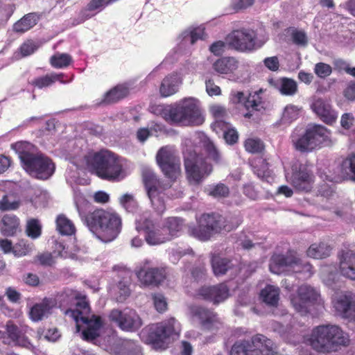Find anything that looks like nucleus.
Segmentation results:
<instances>
[{
  "instance_id": "nucleus-1",
  "label": "nucleus",
  "mask_w": 355,
  "mask_h": 355,
  "mask_svg": "<svg viewBox=\"0 0 355 355\" xmlns=\"http://www.w3.org/2000/svg\"><path fill=\"white\" fill-rule=\"evenodd\" d=\"M74 163L104 180L119 181L126 176L121 160L109 150L88 153Z\"/></svg>"
},
{
  "instance_id": "nucleus-2",
  "label": "nucleus",
  "mask_w": 355,
  "mask_h": 355,
  "mask_svg": "<svg viewBox=\"0 0 355 355\" xmlns=\"http://www.w3.org/2000/svg\"><path fill=\"white\" fill-rule=\"evenodd\" d=\"M12 148L18 153L23 168L31 176L40 180H47L55 172L52 160L42 153L36 152L35 147L28 142H17Z\"/></svg>"
},
{
  "instance_id": "nucleus-3",
  "label": "nucleus",
  "mask_w": 355,
  "mask_h": 355,
  "mask_svg": "<svg viewBox=\"0 0 355 355\" xmlns=\"http://www.w3.org/2000/svg\"><path fill=\"white\" fill-rule=\"evenodd\" d=\"M76 207L83 221L98 239L107 243L116 238L121 227V220L117 214L104 209H96L83 216L78 205Z\"/></svg>"
},
{
  "instance_id": "nucleus-4",
  "label": "nucleus",
  "mask_w": 355,
  "mask_h": 355,
  "mask_svg": "<svg viewBox=\"0 0 355 355\" xmlns=\"http://www.w3.org/2000/svg\"><path fill=\"white\" fill-rule=\"evenodd\" d=\"M347 335L336 324H325L315 327L308 342L315 351L321 353L336 352L349 344Z\"/></svg>"
},
{
  "instance_id": "nucleus-5",
  "label": "nucleus",
  "mask_w": 355,
  "mask_h": 355,
  "mask_svg": "<svg viewBox=\"0 0 355 355\" xmlns=\"http://www.w3.org/2000/svg\"><path fill=\"white\" fill-rule=\"evenodd\" d=\"M330 141V132L324 126L318 124L308 125L302 133L295 130L291 135L293 145L301 153L311 152Z\"/></svg>"
},
{
  "instance_id": "nucleus-6",
  "label": "nucleus",
  "mask_w": 355,
  "mask_h": 355,
  "mask_svg": "<svg viewBox=\"0 0 355 355\" xmlns=\"http://www.w3.org/2000/svg\"><path fill=\"white\" fill-rule=\"evenodd\" d=\"M236 225L227 223L223 216L218 214H203L198 220V225L189 226L188 234L200 241H207L215 234L222 230L231 231Z\"/></svg>"
},
{
  "instance_id": "nucleus-7",
  "label": "nucleus",
  "mask_w": 355,
  "mask_h": 355,
  "mask_svg": "<svg viewBox=\"0 0 355 355\" xmlns=\"http://www.w3.org/2000/svg\"><path fill=\"white\" fill-rule=\"evenodd\" d=\"M168 122L182 125H198L204 122L197 101L186 98L180 103L170 106Z\"/></svg>"
},
{
  "instance_id": "nucleus-8",
  "label": "nucleus",
  "mask_w": 355,
  "mask_h": 355,
  "mask_svg": "<svg viewBox=\"0 0 355 355\" xmlns=\"http://www.w3.org/2000/svg\"><path fill=\"white\" fill-rule=\"evenodd\" d=\"M274 343L262 334L250 340L236 341L232 347L230 355H275Z\"/></svg>"
},
{
  "instance_id": "nucleus-9",
  "label": "nucleus",
  "mask_w": 355,
  "mask_h": 355,
  "mask_svg": "<svg viewBox=\"0 0 355 355\" xmlns=\"http://www.w3.org/2000/svg\"><path fill=\"white\" fill-rule=\"evenodd\" d=\"M270 270L275 274H280L286 270H292L296 273H304L307 277L312 274V266L307 262L301 260L295 254H274L269 265Z\"/></svg>"
},
{
  "instance_id": "nucleus-10",
  "label": "nucleus",
  "mask_w": 355,
  "mask_h": 355,
  "mask_svg": "<svg viewBox=\"0 0 355 355\" xmlns=\"http://www.w3.org/2000/svg\"><path fill=\"white\" fill-rule=\"evenodd\" d=\"M226 41L231 47L241 52H251L265 43V40L259 39L253 29L245 28L233 31Z\"/></svg>"
},
{
  "instance_id": "nucleus-11",
  "label": "nucleus",
  "mask_w": 355,
  "mask_h": 355,
  "mask_svg": "<svg viewBox=\"0 0 355 355\" xmlns=\"http://www.w3.org/2000/svg\"><path fill=\"white\" fill-rule=\"evenodd\" d=\"M180 331L179 322L174 318H171L149 326L142 331V334L146 335L148 343L153 344L155 347H159L166 338L178 336Z\"/></svg>"
},
{
  "instance_id": "nucleus-12",
  "label": "nucleus",
  "mask_w": 355,
  "mask_h": 355,
  "mask_svg": "<svg viewBox=\"0 0 355 355\" xmlns=\"http://www.w3.org/2000/svg\"><path fill=\"white\" fill-rule=\"evenodd\" d=\"M184 167L189 181L195 184L200 183L213 171L212 166L207 163V159L195 152L184 154Z\"/></svg>"
},
{
  "instance_id": "nucleus-13",
  "label": "nucleus",
  "mask_w": 355,
  "mask_h": 355,
  "mask_svg": "<svg viewBox=\"0 0 355 355\" xmlns=\"http://www.w3.org/2000/svg\"><path fill=\"white\" fill-rule=\"evenodd\" d=\"M291 303L297 313L306 315L312 312L315 305L320 306V295L311 286L302 285L297 295L291 297Z\"/></svg>"
},
{
  "instance_id": "nucleus-14",
  "label": "nucleus",
  "mask_w": 355,
  "mask_h": 355,
  "mask_svg": "<svg viewBox=\"0 0 355 355\" xmlns=\"http://www.w3.org/2000/svg\"><path fill=\"white\" fill-rule=\"evenodd\" d=\"M136 230L144 231L145 233V240L150 245H160L169 239L163 226H157L154 221L147 216H141L136 220Z\"/></svg>"
},
{
  "instance_id": "nucleus-15",
  "label": "nucleus",
  "mask_w": 355,
  "mask_h": 355,
  "mask_svg": "<svg viewBox=\"0 0 355 355\" xmlns=\"http://www.w3.org/2000/svg\"><path fill=\"white\" fill-rule=\"evenodd\" d=\"M156 161L164 174L170 179H175L180 172V157L171 146L162 147L157 153Z\"/></svg>"
},
{
  "instance_id": "nucleus-16",
  "label": "nucleus",
  "mask_w": 355,
  "mask_h": 355,
  "mask_svg": "<svg viewBox=\"0 0 355 355\" xmlns=\"http://www.w3.org/2000/svg\"><path fill=\"white\" fill-rule=\"evenodd\" d=\"M109 318L121 330L125 331H135L143 325L141 318L137 312L132 309H113L110 311Z\"/></svg>"
},
{
  "instance_id": "nucleus-17",
  "label": "nucleus",
  "mask_w": 355,
  "mask_h": 355,
  "mask_svg": "<svg viewBox=\"0 0 355 355\" xmlns=\"http://www.w3.org/2000/svg\"><path fill=\"white\" fill-rule=\"evenodd\" d=\"M139 282L145 286H157L166 277V269L162 267H153L150 261L146 260L136 271Z\"/></svg>"
},
{
  "instance_id": "nucleus-18",
  "label": "nucleus",
  "mask_w": 355,
  "mask_h": 355,
  "mask_svg": "<svg viewBox=\"0 0 355 355\" xmlns=\"http://www.w3.org/2000/svg\"><path fill=\"white\" fill-rule=\"evenodd\" d=\"M198 295L203 300L218 304L230 296V289L225 284L214 286H205L198 290Z\"/></svg>"
},
{
  "instance_id": "nucleus-19",
  "label": "nucleus",
  "mask_w": 355,
  "mask_h": 355,
  "mask_svg": "<svg viewBox=\"0 0 355 355\" xmlns=\"http://www.w3.org/2000/svg\"><path fill=\"white\" fill-rule=\"evenodd\" d=\"M193 316L197 317L202 328L207 330H215L222 326V322L213 311L202 306H193L191 309Z\"/></svg>"
},
{
  "instance_id": "nucleus-20",
  "label": "nucleus",
  "mask_w": 355,
  "mask_h": 355,
  "mask_svg": "<svg viewBox=\"0 0 355 355\" xmlns=\"http://www.w3.org/2000/svg\"><path fill=\"white\" fill-rule=\"evenodd\" d=\"M311 107L313 112L327 124H332L336 121L337 112L332 108L328 101L321 98H314Z\"/></svg>"
},
{
  "instance_id": "nucleus-21",
  "label": "nucleus",
  "mask_w": 355,
  "mask_h": 355,
  "mask_svg": "<svg viewBox=\"0 0 355 355\" xmlns=\"http://www.w3.org/2000/svg\"><path fill=\"white\" fill-rule=\"evenodd\" d=\"M333 303L337 313L343 318L351 319L355 318V301L351 293L338 295L334 299Z\"/></svg>"
},
{
  "instance_id": "nucleus-22",
  "label": "nucleus",
  "mask_w": 355,
  "mask_h": 355,
  "mask_svg": "<svg viewBox=\"0 0 355 355\" xmlns=\"http://www.w3.org/2000/svg\"><path fill=\"white\" fill-rule=\"evenodd\" d=\"M339 271L340 274L349 279L355 280V252L344 250L338 254Z\"/></svg>"
},
{
  "instance_id": "nucleus-23",
  "label": "nucleus",
  "mask_w": 355,
  "mask_h": 355,
  "mask_svg": "<svg viewBox=\"0 0 355 355\" xmlns=\"http://www.w3.org/2000/svg\"><path fill=\"white\" fill-rule=\"evenodd\" d=\"M83 323L87 325L86 329L82 332V338L87 341H93L99 336V329L102 327L101 318L96 315L91 317L82 315L80 320Z\"/></svg>"
},
{
  "instance_id": "nucleus-24",
  "label": "nucleus",
  "mask_w": 355,
  "mask_h": 355,
  "mask_svg": "<svg viewBox=\"0 0 355 355\" xmlns=\"http://www.w3.org/2000/svg\"><path fill=\"white\" fill-rule=\"evenodd\" d=\"M290 181L296 189L307 192L312 188L313 175L305 168H300L293 173Z\"/></svg>"
},
{
  "instance_id": "nucleus-25",
  "label": "nucleus",
  "mask_w": 355,
  "mask_h": 355,
  "mask_svg": "<svg viewBox=\"0 0 355 355\" xmlns=\"http://www.w3.org/2000/svg\"><path fill=\"white\" fill-rule=\"evenodd\" d=\"M55 306V301L51 298H44L42 302L35 304L30 310L31 319L38 322L47 318L51 313V309Z\"/></svg>"
},
{
  "instance_id": "nucleus-26",
  "label": "nucleus",
  "mask_w": 355,
  "mask_h": 355,
  "mask_svg": "<svg viewBox=\"0 0 355 355\" xmlns=\"http://www.w3.org/2000/svg\"><path fill=\"white\" fill-rule=\"evenodd\" d=\"M76 309L73 310L69 309L65 311V314L74 319L76 322V327L78 331H80L79 322L82 315H86L89 313L90 307L89 302L85 296H81L80 294L75 300Z\"/></svg>"
},
{
  "instance_id": "nucleus-27",
  "label": "nucleus",
  "mask_w": 355,
  "mask_h": 355,
  "mask_svg": "<svg viewBox=\"0 0 355 355\" xmlns=\"http://www.w3.org/2000/svg\"><path fill=\"white\" fill-rule=\"evenodd\" d=\"M19 218L12 214H6L0 217V231L6 236H14L19 230Z\"/></svg>"
},
{
  "instance_id": "nucleus-28",
  "label": "nucleus",
  "mask_w": 355,
  "mask_h": 355,
  "mask_svg": "<svg viewBox=\"0 0 355 355\" xmlns=\"http://www.w3.org/2000/svg\"><path fill=\"white\" fill-rule=\"evenodd\" d=\"M23 331L26 332V329H19L10 321L6 324V332L11 340L17 345L30 349L33 345Z\"/></svg>"
},
{
  "instance_id": "nucleus-29",
  "label": "nucleus",
  "mask_w": 355,
  "mask_h": 355,
  "mask_svg": "<svg viewBox=\"0 0 355 355\" xmlns=\"http://www.w3.org/2000/svg\"><path fill=\"white\" fill-rule=\"evenodd\" d=\"M180 84L179 77L175 74H171L166 76L162 80L159 92L163 97H168L178 92V86Z\"/></svg>"
},
{
  "instance_id": "nucleus-30",
  "label": "nucleus",
  "mask_w": 355,
  "mask_h": 355,
  "mask_svg": "<svg viewBox=\"0 0 355 355\" xmlns=\"http://www.w3.org/2000/svg\"><path fill=\"white\" fill-rule=\"evenodd\" d=\"M163 227L169 241L177 237L182 231L183 220L179 217H168L164 220Z\"/></svg>"
},
{
  "instance_id": "nucleus-31",
  "label": "nucleus",
  "mask_w": 355,
  "mask_h": 355,
  "mask_svg": "<svg viewBox=\"0 0 355 355\" xmlns=\"http://www.w3.org/2000/svg\"><path fill=\"white\" fill-rule=\"evenodd\" d=\"M213 67L218 73L227 74L237 69L238 62L234 58L225 57L216 60Z\"/></svg>"
},
{
  "instance_id": "nucleus-32",
  "label": "nucleus",
  "mask_w": 355,
  "mask_h": 355,
  "mask_svg": "<svg viewBox=\"0 0 355 355\" xmlns=\"http://www.w3.org/2000/svg\"><path fill=\"white\" fill-rule=\"evenodd\" d=\"M254 173L263 181L271 183L274 180L273 173L268 168L265 159H259L253 166Z\"/></svg>"
},
{
  "instance_id": "nucleus-33",
  "label": "nucleus",
  "mask_w": 355,
  "mask_h": 355,
  "mask_svg": "<svg viewBox=\"0 0 355 355\" xmlns=\"http://www.w3.org/2000/svg\"><path fill=\"white\" fill-rule=\"evenodd\" d=\"M275 87L282 95L293 96L297 92V84L291 78H282L277 80Z\"/></svg>"
},
{
  "instance_id": "nucleus-34",
  "label": "nucleus",
  "mask_w": 355,
  "mask_h": 355,
  "mask_svg": "<svg viewBox=\"0 0 355 355\" xmlns=\"http://www.w3.org/2000/svg\"><path fill=\"white\" fill-rule=\"evenodd\" d=\"M340 171L343 179L355 182V155L345 159L340 164Z\"/></svg>"
},
{
  "instance_id": "nucleus-35",
  "label": "nucleus",
  "mask_w": 355,
  "mask_h": 355,
  "mask_svg": "<svg viewBox=\"0 0 355 355\" xmlns=\"http://www.w3.org/2000/svg\"><path fill=\"white\" fill-rule=\"evenodd\" d=\"M163 189H149L147 192L150 200L151 205L154 209L159 214H162L166 209L165 203L163 199L162 191Z\"/></svg>"
},
{
  "instance_id": "nucleus-36",
  "label": "nucleus",
  "mask_w": 355,
  "mask_h": 355,
  "mask_svg": "<svg viewBox=\"0 0 355 355\" xmlns=\"http://www.w3.org/2000/svg\"><path fill=\"white\" fill-rule=\"evenodd\" d=\"M37 19L34 13L27 14L14 24L13 30L17 33H24L33 28Z\"/></svg>"
},
{
  "instance_id": "nucleus-37",
  "label": "nucleus",
  "mask_w": 355,
  "mask_h": 355,
  "mask_svg": "<svg viewBox=\"0 0 355 355\" xmlns=\"http://www.w3.org/2000/svg\"><path fill=\"white\" fill-rule=\"evenodd\" d=\"M143 180L147 190L148 192L149 189H166L171 187L169 184H162L159 180H157L155 174L149 170L144 171L143 172Z\"/></svg>"
},
{
  "instance_id": "nucleus-38",
  "label": "nucleus",
  "mask_w": 355,
  "mask_h": 355,
  "mask_svg": "<svg viewBox=\"0 0 355 355\" xmlns=\"http://www.w3.org/2000/svg\"><path fill=\"white\" fill-rule=\"evenodd\" d=\"M331 248L324 243L312 244L307 250V255L314 259H324L330 255Z\"/></svg>"
},
{
  "instance_id": "nucleus-39",
  "label": "nucleus",
  "mask_w": 355,
  "mask_h": 355,
  "mask_svg": "<svg viewBox=\"0 0 355 355\" xmlns=\"http://www.w3.org/2000/svg\"><path fill=\"white\" fill-rule=\"evenodd\" d=\"M128 94V89L123 85H117L105 95L104 101L107 103H115Z\"/></svg>"
},
{
  "instance_id": "nucleus-40",
  "label": "nucleus",
  "mask_w": 355,
  "mask_h": 355,
  "mask_svg": "<svg viewBox=\"0 0 355 355\" xmlns=\"http://www.w3.org/2000/svg\"><path fill=\"white\" fill-rule=\"evenodd\" d=\"M261 295L266 304L275 306L279 299V289L276 286L268 285L261 291Z\"/></svg>"
},
{
  "instance_id": "nucleus-41",
  "label": "nucleus",
  "mask_w": 355,
  "mask_h": 355,
  "mask_svg": "<svg viewBox=\"0 0 355 355\" xmlns=\"http://www.w3.org/2000/svg\"><path fill=\"white\" fill-rule=\"evenodd\" d=\"M120 355H139L141 354V347L135 341L131 340H124L119 343Z\"/></svg>"
},
{
  "instance_id": "nucleus-42",
  "label": "nucleus",
  "mask_w": 355,
  "mask_h": 355,
  "mask_svg": "<svg viewBox=\"0 0 355 355\" xmlns=\"http://www.w3.org/2000/svg\"><path fill=\"white\" fill-rule=\"evenodd\" d=\"M233 264L227 259L215 257L212 259V269L216 276L225 275L232 269Z\"/></svg>"
},
{
  "instance_id": "nucleus-43",
  "label": "nucleus",
  "mask_w": 355,
  "mask_h": 355,
  "mask_svg": "<svg viewBox=\"0 0 355 355\" xmlns=\"http://www.w3.org/2000/svg\"><path fill=\"white\" fill-rule=\"evenodd\" d=\"M203 146L208 159L213 160L216 164H222V156L212 141L209 139H205L203 141Z\"/></svg>"
},
{
  "instance_id": "nucleus-44",
  "label": "nucleus",
  "mask_w": 355,
  "mask_h": 355,
  "mask_svg": "<svg viewBox=\"0 0 355 355\" xmlns=\"http://www.w3.org/2000/svg\"><path fill=\"white\" fill-rule=\"evenodd\" d=\"M56 225L58 232L63 235H71L76 230L73 223L63 215L57 218Z\"/></svg>"
},
{
  "instance_id": "nucleus-45",
  "label": "nucleus",
  "mask_w": 355,
  "mask_h": 355,
  "mask_svg": "<svg viewBox=\"0 0 355 355\" xmlns=\"http://www.w3.org/2000/svg\"><path fill=\"white\" fill-rule=\"evenodd\" d=\"M79 293L71 288H64L63 291L58 293L56 296V301L60 306H67L71 304Z\"/></svg>"
},
{
  "instance_id": "nucleus-46",
  "label": "nucleus",
  "mask_w": 355,
  "mask_h": 355,
  "mask_svg": "<svg viewBox=\"0 0 355 355\" xmlns=\"http://www.w3.org/2000/svg\"><path fill=\"white\" fill-rule=\"evenodd\" d=\"M71 62V56L67 53H57L50 58L51 64L56 69L67 67Z\"/></svg>"
},
{
  "instance_id": "nucleus-47",
  "label": "nucleus",
  "mask_w": 355,
  "mask_h": 355,
  "mask_svg": "<svg viewBox=\"0 0 355 355\" xmlns=\"http://www.w3.org/2000/svg\"><path fill=\"white\" fill-rule=\"evenodd\" d=\"M63 73H52L51 75H46L42 77L35 78L33 81V85L40 89L43 87H49L56 80H60V78L63 77Z\"/></svg>"
},
{
  "instance_id": "nucleus-48",
  "label": "nucleus",
  "mask_w": 355,
  "mask_h": 355,
  "mask_svg": "<svg viewBox=\"0 0 355 355\" xmlns=\"http://www.w3.org/2000/svg\"><path fill=\"white\" fill-rule=\"evenodd\" d=\"M205 34V28L203 27L191 28L184 31L182 34L183 40L189 39L190 43L193 44L198 40H202Z\"/></svg>"
},
{
  "instance_id": "nucleus-49",
  "label": "nucleus",
  "mask_w": 355,
  "mask_h": 355,
  "mask_svg": "<svg viewBox=\"0 0 355 355\" xmlns=\"http://www.w3.org/2000/svg\"><path fill=\"white\" fill-rule=\"evenodd\" d=\"M34 245L28 241L21 239L14 245V255L15 257H23L33 251Z\"/></svg>"
},
{
  "instance_id": "nucleus-50",
  "label": "nucleus",
  "mask_w": 355,
  "mask_h": 355,
  "mask_svg": "<svg viewBox=\"0 0 355 355\" xmlns=\"http://www.w3.org/2000/svg\"><path fill=\"white\" fill-rule=\"evenodd\" d=\"M20 205V200L14 199L11 196L4 195L0 200V210L14 211L17 209Z\"/></svg>"
},
{
  "instance_id": "nucleus-51",
  "label": "nucleus",
  "mask_w": 355,
  "mask_h": 355,
  "mask_svg": "<svg viewBox=\"0 0 355 355\" xmlns=\"http://www.w3.org/2000/svg\"><path fill=\"white\" fill-rule=\"evenodd\" d=\"M120 204L129 212L135 211L137 207L138 203L135 199L133 195L125 193L119 199Z\"/></svg>"
},
{
  "instance_id": "nucleus-52",
  "label": "nucleus",
  "mask_w": 355,
  "mask_h": 355,
  "mask_svg": "<svg viewBox=\"0 0 355 355\" xmlns=\"http://www.w3.org/2000/svg\"><path fill=\"white\" fill-rule=\"evenodd\" d=\"M229 193V188L223 183H219L208 189V194L216 198L227 197Z\"/></svg>"
},
{
  "instance_id": "nucleus-53",
  "label": "nucleus",
  "mask_w": 355,
  "mask_h": 355,
  "mask_svg": "<svg viewBox=\"0 0 355 355\" xmlns=\"http://www.w3.org/2000/svg\"><path fill=\"white\" fill-rule=\"evenodd\" d=\"M28 236L33 239H37L41 235V226L37 219L28 221L26 230Z\"/></svg>"
},
{
  "instance_id": "nucleus-54",
  "label": "nucleus",
  "mask_w": 355,
  "mask_h": 355,
  "mask_svg": "<svg viewBox=\"0 0 355 355\" xmlns=\"http://www.w3.org/2000/svg\"><path fill=\"white\" fill-rule=\"evenodd\" d=\"M300 109L293 105H287L284 110L282 114V120L286 123H291V121L297 119L299 116Z\"/></svg>"
},
{
  "instance_id": "nucleus-55",
  "label": "nucleus",
  "mask_w": 355,
  "mask_h": 355,
  "mask_svg": "<svg viewBox=\"0 0 355 355\" xmlns=\"http://www.w3.org/2000/svg\"><path fill=\"white\" fill-rule=\"evenodd\" d=\"M106 6H107V4L104 1V0H91L87 6L86 10L82 12V21H85L92 17V15L87 14V11H94L96 10H101Z\"/></svg>"
},
{
  "instance_id": "nucleus-56",
  "label": "nucleus",
  "mask_w": 355,
  "mask_h": 355,
  "mask_svg": "<svg viewBox=\"0 0 355 355\" xmlns=\"http://www.w3.org/2000/svg\"><path fill=\"white\" fill-rule=\"evenodd\" d=\"M37 336L40 340L45 339L48 341L55 342L60 338V334L55 328L50 329L47 331L39 329L37 331Z\"/></svg>"
},
{
  "instance_id": "nucleus-57",
  "label": "nucleus",
  "mask_w": 355,
  "mask_h": 355,
  "mask_svg": "<svg viewBox=\"0 0 355 355\" xmlns=\"http://www.w3.org/2000/svg\"><path fill=\"white\" fill-rule=\"evenodd\" d=\"M245 148L252 153H260L263 149V144L260 139H248L245 142Z\"/></svg>"
},
{
  "instance_id": "nucleus-58",
  "label": "nucleus",
  "mask_w": 355,
  "mask_h": 355,
  "mask_svg": "<svg viewBox=\"0 0 355 355\" xmlns=\"http://www.w3.org/2000/svg\"><path fill=\"white\" fill-rule=\"evenodd\" d=\"M153 304L156 310L162 313L167 309L166 297L161 293H155L153 295Z\"/></svg>"
},
{
  "instance_id": "nucleus-59",
  "label": "nucleus",
  "mask_w": 355,
  "mask_h": 355,
  "mask_svg": "<svg viewBox=\"0 0 355 355\" xmlns=\"http://www.w3.org/2000/svg\"><path fill=\"white\" fill-rule=\"evenodd\" d=\"M331 67L325 63L319 62L315 65L314 72L315 74L322 78L329 76L331 73Z\"/></svg>"
},
{
  "instance_id": "nucleus-60",
  "label": "nucleus",
  "mask_w": 355,
  "mask_h": 355,
  "mask_svg": "<svg viewBox=\"0 0 355 355\" xmlns=\"http://www.w3.org/2000/svg\"><path fill=\"white\" fill-rule=\"evenodd\" d=\"M37 49L34 42L28 40L25 42L19 48L20 53L23 57L28 56L33 53Z\"/></svg>"
},
{
  "instance_id": "nucleus-61",
  "label": "nucleus",
  "mask_w": 355,
  "mask_h": 355,
  "mask_svg": "<svg viewBox=\"0 0 355 355\" xmlns=\"http://www.w3.org/2000/svg\"><path fill=\"white\" fill-rule=\"evenodd\" d=\"M117 288L119 295L116 297V300L119 302H122L129 296L130 293V288L128 284L124 282H119Z\"/></svg>"
},
{
  "instance_id": "nucleus-62",
  "label": "nucleus",
  "mask_w": 355,
  "mask_h": 355,
  "mask_svg": "<svg viewBox=\"0 0 355 355\" xmlns=\"http://www.w3.org/2000/svg\"><path fill=\"white\" fill-rule=\"evenodd\" d=\"M37 261L42 266H51L55 263L53 256L50 252H43L35 257Z\"/></svg>"
},
{
  "instance_id": "nucleus-63",
  "label": "nucleus",
  "mask_w": 355,
  "mask_h": 355,
  "mask_svg": "<svg viewBox=\"0 0 355 355\" xmlns=\"http://www.w3.org/2000/svg\"><path fill=\"white\" fill-rule=\"evenodd\" d=\"M169 107L170 106L164 105H154L151 107V112L157 116H162L167 121L169 116Z\"/></svg>"
},
{
  "instance_id": "nucleus-64",
  "label": "nucleus",
  "mask_w": 355,
  "mask_h": 355,
  "mask_svg": "<svg viewBox=\"0 0 355 355\" xmlns=\"http://www.w3.org/2000/svg\"><path fill=\"white\" fill-rule=\"evenodd\" d=\"M260 103L259 98L257 94H250L248 98L245 97L243 104L248 110L252 108V110H258Z\"/></svg>"
}]
</instances>
